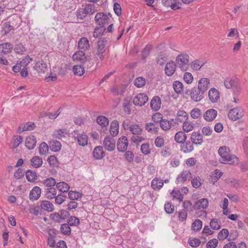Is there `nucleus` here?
<instances>
[{"label":"nucleus","instance_id":"obj_1","mask_svg":"<svg viewBox=\"0 0 248 248\" xmlns=\"http://www.w3.org/2000/svg\"><path fill=\"white\" fill-rule=\"evenodd\" d=\"M218 154L220 157L219 161L221 163L234 165L238 162V158L235 155L230 154V150L228 147H220L218 150Z\"/></svg>","mask_w":248,"mask_h":248},{"label":"nucleus","instance_id":"obj_2","mask_svg":"<svg viewBox=\"0 0 248 248\" xmlns=\"http://www.w3.org/2000/svg\"><path fill=\"white\" fill-rule=\"evenodd\" d=\"M189 56L187 53H181L176 57L175 64L181 70L186 71L189 67Z\"/></svg>","mask_w":248,"mask_h":248},{"label":"nucleus","instance_id":"obj_3","mask_svg":"<svg viewBox=\"0 0 248 248\" xmlns=\"http://www.w3.org/2000/svg\"><path fill=\"white\" fill-rule=\"evenodd\" d=\"M244 114V111L243 108L236 107L229 110L228 116L230 120L234 121L242 118Z\"/></svg>","mask_w":248,"mask_h":248},{"label":"nucleus","instance_id":"obj_4","mask_svg":"<svg viewBox=\"0 0 248 248\" xmlns=\"http://www.w3.org/2000/svg\"><path fill=\"white\" fill-rule=\"evenodd\" d=\"M94 19L99 26L103 27L104 25L108 23L110 18L106 14L100 12L96 14Z\"/></svg>","mask_w":248,"mask_h":248},{"label":"nucleus","instance_id":"obj_5","mask_svg":"<svg viewBox=\"0 0 248 248\" xmlns=\"http://www.w3.org/2000/svg\"><path fill=\"white\" fill-rule=\"evenodd\" d=\"M148 100V97L147 95L144 93H140L135 96L133 98V104L138 106H142Z\"/></svg>","mask_w":248,"mask_h":248},{"label":"nucleus","instance_id":"obj_6","mask_svg":"<svg viewBox=\"0 0 248 248\" xmlns=\"http://www.w3.org/2000/svg\"><path fill=\"white\" fill-rule=\"evenodd\" d=\"M225 87L227 89L238 88L240 84L239 79L235 77L227 78L224 82Z\"/></svg>","mask_w":248,"mask_h":248},{"label":"nucleus","instance_id":"obj_7","mask_svg":"<svg viewBox=\"0 0 248 248\" xmlns=\"http://www.w3.org/2000/svg\"><path fill=\"white\" fill-rule=\"evenodd\" d=\"M204 93L198 88H193L190 92V96L192 100L195 102H199L204 97Z\"/></svg>","mask_w":248,"mask_h":248},{"label":"nucleus","instance_id":"obj_8","mask_svg":"<svg viewBox=\"0 0 248 248\" xmlns=\"http://www.w3.org/2000/svg\"><path fill=\"white\" fill-rule=\"evenodd\" d=\"M105 43L106 42L104 40H100L98 42L95 54L101 60H103L105 57L104 53L106 51Z\"/></svg>","mask_w":248,"mask_h":248},{"label":"nucleus","instance_id":"obj_9","mask_svg":"<svg viewBox=\"0 0 248 248\" xmlns=\"http://www.w3.org/2000/svg\"><path fill=\"white\" fill-rule=\"evenodd\" d=\"M103 144L106 150L112 151L115 147V140L113 138L108 136L105 138Z\"/></svg>","mask_w":248,"mask_h":248},{"label":"nucleus","instance_id":"obj_10","mask_svg":"<svg viewBox=\"0 0 248 248\" xmlns=\"http://www.w3.org/2000/svg\"><path fill=\"white\" fill-rule=\"evenodd\" d=\"M217 114V111L214 108L208 109L203 114V117L207 122H212L215 119Z\"/></svg>","mask_w":248,"mask_h":248},{"label":"nucleus","instance_id":"obj_11","mask_svg":"<svg viewBox=\"0 0 248 248\" xmlns=\"http://www.w3.org/2000/svg\"><path fill=\"white\" fill-rule=\"evenodd\" d=\"M209 204L207 199L202 198L195 202L192 208L194 210H203L206 209Z\"/></svg>","mask_w":248,"mask_h":248},{"label":"nucleus","instance_id":"obj_12","mask_svg":"<svg viewBox=\"0 0 248 248\" xmlns=\"http://www.w3.org/2000/svg\"><path fill=\"white\" fill-rule=\"evenodd\" d=\"M128 140L125 136H122L119 139L117 147V149L119 152H124L127 150L128 146Z\"/></svg>","mask_w":248,"mask_h":248},{"label":"nucleus","instance_id":"obj_13","mask_svg":"<svg viewBox=\"0 0 248 248\" xmlns=\"http://www.w3.org/2000/svg\"><path fill=\"white\" fill-rule=\"evenodd\" d=\"M74 62L80 63H84L87 61V57L84 52L82 50L76 51L73 55Z\"/></svg>","mask_w":248,"mask_h":248},{"label":"nucleus","instance_id":"obj_14","mask_svg":"<svg viewBox=\"0 0 248 248\" xmlns=\"http://www.w3.org/2000/svg\"><path fill=\"white\" fill-rule=\"evenodd\" d=\"M192 177V175L189 170H183L177 177L176 181L177 184L184 183L190 180Z\"/></svg>","mask_w":248,"mask_h":248},{"label":"nucleus","instance_id":"obj_15","mask_svg":"<svg viewBox=\"0 0 248 248\" xmlns=\"http://www.w3.org/2000/svg\"><path fill=\"white\" fill-rule=\"evenodd\" d=\"M176 64L172 61L168 62L165 68V72L167 76L170 77L176 71Z\"/></svg>","mask_w":248,"mask_h":248},{"label":"nucleus","instance_id":"obj_16","mask_svg":"<svg viewBox=\"0 0 248 248\" xmlns=\"http://www.w3.org/2000/svg\"><path fill=\"white\" fill-rule=\"evenodd\" d=\"M161 100L158 96H155L150 101V107L154 111H158L161 108Z\"/></svg>","mask_w":248,"mask_h":248},{"label":"nucleus","instance_id":"obj_17","mask_svg":"<svg viewBox=\"0 0 248 248\" xmlns=\"http://www.w3.org/2000/svg\"><path fill=\"white\" fill-rule=\"evenodd\" d=\"M74 133L77 134L76 136L74 135L75 139L77 140L79 145L85 146L88 144V138L86 134L84 133H77L76 131H74Z\"/></svg>","mask_w":248,"mask_h":248},{"label":"nucleus","instance_id":"obj_18","mask_svg":"<svg viewBox=\"0 0 248 248\" xmlns=\"http://www.w3.org/2000/svg\"><path fill=\"white\" fill-rule=\"evenodd\" d=\"M210 80L208 78H202L198 81V88L205 93L209 88Z\"/></svg>","mask_w":248,"mask_h":248},{"label":"nucleus","instance_id":"obj_19","mask_svg":"<svg viewBox=\"0 0 248 248\" xmlns=\"http://www.w3.org/2000/svg\"><path fill=\"white\" fill-rule=\"evenodd\" d=\"M41 189L37 186L33 187L31 190L29 195L30 200L32 201L37 200L41 196Z\"/></svg>","mask_w":248,"mask_h":248},{"label":"nucleus","instance_id":"obj_20","mask_svg":"<svg viewBox=\"0 0 248 248\" xmlns=\"http://www.w3.org/2000/svg\"><path fill=\"white\" fill-rule=\"evenodd\" d=\"M208 97L211 102H217L219 99V92L216 88H212L208 92Z\"/></svg>","mask_w":248,"mask_h":248},{"label":"nucleus","instance_id":"obj_21","mask_svg":"<svg viewBox=\"0 0 248 248\" xmlns=\"http://www.w3.org/2000/svg\"><path fill=\"white\" fill-rule=\"evenodd\" d=\"M191 142L193 144L201 145L203 142V137L199 132H193L190 137Z\"/></svg>","mask_w":248,"mask_h":248},{"label":"nucleus","instance_id":"obj_22","mask_svg":"<svg viewBox=\"0 0 248 248\" xmlns=\"http://www.w3.org/2000/svg\"><path fill=\"white\" fill-rule=\"evenodd\" d=\"M36 144V139L33 135L27 137L25 140V146L30 150L34 148Z\"/></svg>","mask_w":248,"mask_h":248},{"label":"nucleus","instance_id":"obj_23","mask_svg":"<svg viewBox=\"0 0 248 248\" xmlns=\"http://www.w3.org/2000/svg\"><path fill=\"white\" fill-rule=\"evenodd\" d=\"M78 47L83 51L88 50L90 47L88 39L86 37L80 38L78 42Z\"/></svg>","mask_w":248,"mask_h":248},{"label":"nucleus","instance_id":"obj_24","mask_svg":"<svg viewBox=\"0 0 248 248\" xmlns=\"http://www.w3.org/2000/svg\"><path fill=\"white\" fill-rule=\"evenodd\" d=\"M119 131V125L118 122L117 121H112L110 125L109 132L112 137L116 136Z\"/></svg>","mask_w":248,"mask_h":248},{"label":"nucleus","instance_id":"obj_25","mask_svg":"<svg viewBox=\"0 0 248 248\" xmlns=\"http://www.w3.org/2000/svg\"><path fill=\"white\" fill-rule=\"evenodd\" d=\"M35 127V126L34 123L27 122L21 124L18 128V131L20 133L26 131L32 130Z\"/></svg>","mask_w":248,"mask_h":248},{"label":"nucleus","instance_id":"obj_26","mask_svg":"<svg viewBox=\"0 0 248 248\" xmlns=\"http://www.w3.org/2000/svg\"><path fill=\"white\" fill-rule=\"evenodd\" d=\"M40 207L41 210L48 212H52L54 210L53 204L51 202L47 201H42Z\"/></svg>","mask_w":248,"mask_h":248},{"label":"nucleus","instance_id":"obj_27","mask_svg":"<svg viewBox=\"0 0 248 248\" xmlns=\"http://www.w3.org/2000/svg\"><path fill=\"white\" fill-rule=\"evenodd\" d=\"M13 46L9 43H4L0 44V52L4 54H7L11 52Z\"/></svg>","mask_w":248,"mask_h":248},{"label":"nucleus","instance_id":"obj_28","mask_svg":"<svg viewBox=\"0 0 248 248\" xmlns=\"http://www.w3.org/2000/svg\"><path fill=\"white\" fill-rule=\"evenodd\" d=\"M34 69L38 73H44L47 71V67L46 63L43 61H39L35 63Z\"/></svg>","mask_w":248,"mask_h":248},{"label":"nucleus","instance_id":"obj_29","mask_svg":"<svg viewBox=\"0 0 248 248\" xmlns=\"http://www.w3.org/2000/svg\"><path fill=\"white\" fill-rule=\"evenodd\" d=\"M145 128L148 132L154 134L157 133L159 130L158 124L154 123H147Z\"/></svg>","mask_w":248,"mask_h":248},{"label":"nucleus","instance_id":"obj_30","mask_svg":"<svg viewBox=\"0 0 248 248\" xmlns=\"http://www.w3.org/2000/svg\"><path fill=\"white\" fill-rule=\"evenodd\" d=\"M93 155L96 159H100L103 158L104 156L103 147L101 146L95 147L93 151Z\"/></svg>","mask_w":248,"mask_h":248},{"label":"nucleus","instance_id":"obj_31","mask_svg":"<svg viewBox=\"0 0 248 248\" xmlns=\"http://www.w3.org/2000/svg\"><path fill=\"white\" fill-rule=\"evenodd\" d=\"M186 135L183 131L177 132L174 137L175 140L179 143H184L186 139Z\"/></svg>","mask_w":248,"mask_h":248},{"label":"nucleus","instance_id":"obj_32","mask_svg":"<svg viewBox=\"0 0 248 248\" xmlns=\"http://www.w3.org/2000/svg\"><path fill=\"white\" fill-rule=\"evenodd\" d=\"M194 149L193 143L190 141H187L181 146V150L184 153H188Z\"/></svg>","mask_w":248,"mask_h":248},{"label":"nucleus","instance_id":"obj_33","mask_svg":"<svg viewBox=\"0 0 248 248\" xmlns=\"http://www.w3.org/2000/svg\"><path fill=\"white\" fill-rule=\"evenodd\" d=\"M164 184L162 181L159 178L154 179L151 183V186L155 190H159L163 186Z\"/></svg>","mask_w":248,"mask_h":248},{"label":"nucleus","instance_id":"obj_34","mask_svg":"<svg viewBox=\"0 0 248 248\" xmlns=\"http://www.w3.org/2000/svg\"><path fill=\"white\" fill-rule=\"evenodd\" d=\"M57 190L54 187H48L46 189V195L48 199H52L57 195Z\"/></svg>","mask_w":248,"mask_h":248},{"label":"nucleus","instance_id":"obj_35","mask_svg":"<svg viewBox=\"0 0 248 248\" xmlns=\"http://www.w3.org/2000/svg\"><path fill=\"white\" fill-rule=\"evenodd\" d=\"M205 64V62L199 60L193 61L190 65L191 68L195 71L199 70Z\"/></svg>","mask_w":248,"mask_h":248},{"label":"nucleus","instance_id":"obj_36","mask_svg":"<svg viewBox=\"0 0 248 248\" xmlns=\"http://www.w3.org/2000/svg\"><path fill=\"white\" fill-rule=\"evenodd\" d=\"M171 196L173 198L179 200V201H182L184 199V196L181 193L180 190L178 189H173L170 192Z\"/></svg>","mask_w":248,"mask_h":248},{"label":"nucleus","instance_id":"obj_37","mask_svg":"<svg viewBox=\"0 0 248 248\" xmlns=\"http://www.w3.org/2000/svg\"><path fill=\"white\" fill-rule=\"evenodd\" d=\"M56 186L59 190L62 192H67L70 189V186L65 182H61L56 184Z\"/></svg>","mask_w":248,"mask_h":248},{"label":"nucleus","instance_id":"obj_38","mask_svg":"<svg viewBox=\"0 0 248 248\" xmlns=\"http://www.w3.org/2000/svg\"><path fill=\"white\" fill-rule=\"evenodd\" d=\"M129 130L134 135H140L142 132V129L138 124H136L130 126Z\"/></svg>","mask_w":248,"mask_h":248},{"label":"nucleus","instance_id":"obj_39","mask_svg":"<svg viewBox=\"0 0 248 248\" xmlns=\"http://www.w3.org/2000/svg\"><path fill=\"white\" fill-rule=\"evenodd\" d=\"M172 85H173V88L174 91L177 93H180L184 90V87H183V83L178 80H176V81H174Z\"/></svg>","mask_w":248,"mask_h":248},{"label":"nucleus","instance_id":"obj_40","mask_svg":"<svg viewBox=\"0 0 248 248\" xmlns=\"http://www.w3.org/2000/svg\"><path fill=\"white\" fill-rule=\"evenodd\" d=\"M96 122L102 127H106L109 124L108 119L104 116H98L96 118Z\"/></svg>","mask_w":248,"mask_h":248},{"label":"nucleus","instance_id":"obj_41","mask_svg":"<svg viewBox=\"0 0 248 248\" xmlns=\"http://www.w3.org/2000/svg\"><path fill=\"white\" fill-rule=\"evenodd\" d=\"M31 163L34 168H39L43 164L42 158L39 156H34L31 160Z\"/></svg>","mask_w":248,"mask_h":248},{"label":"nucleus","instance_id":"obj_42","mask_svg":"<svg viewBox=\"0 0 248 248\" xmlns=\"http://www.w3.org/2000/svg\"><path fill=\"white\" fill-rule=\"evenodd\" d=\"M73 71L75 75L81 76L85 72L84 68L82 65H75L73 68Z\"/></svg>","mask_w":248,"mask_h":248},{"label":"nucleus","instance_id":"obj_43","mask_svg":"<svg viewBox=\"0 0 248 248\" xmlns=\"http://www.w3.org/2000/svg\"><path fill=\"white\" fill-rule=\"evenodd\" d=\"M167 59V55L166 53L164 52H160L157 58H156V62L159 65H163L165 62L166 61Z\"/></svg>","mask_w":248,"mask_h":248},{"label":"nucleus","instance_id":"obj_44","mask_svg":"<svg viewBox=\"0 0 248 248\" xmlns=\"http://www.w3.org/2000/svg\"><path fill=\"white\" fill-rule=\"evenodd\" d=\"M146 82L145 78L139 77L135 78L134 83L137 88H141L145 85Z\"/></svg>","mask_w":248,"mask_h":248},{"label":"nucleus","instance_id":"obj_45","mask_svg":"<svg viewBox=\"0 0 248 248\" xmlns=\"http://www.w3.org/2000/svg\"><path fill=\"white\" fill-rule=\"evenodd\" d=\"M123 106L124 108V110L125 112H126L128 114H130L131 113V104H130V99L129 98H126L124 99V102L123 104Z\"/></svg>","mask_w":248,"mask_h":248},{"label":"nucleus","instance_id":"obj_46","mask_svg":"<svg viewBox=\"0 0 248 248\" xmlns=\"http://www.w3.org/2000/svg\"><path fill=\"white\" fill-rule=\"evenodd\" d=\"M202 222L199 219H196L192 224L191 229L192 230L198 232L202 228Z\"/></svg>","mask_w":248,"mask_h":248},{"label":"nucleus","instance_id":"obj_47","mask_svg":"<svg viewBox=\"0 0 248 248\" xmlns=\"http://www.w3.org/2000/svg\"><path fill=\"white\" fill-rule=\"evenodd\" d=\"M26 176L29 182H32L36 179L37 175L36 173L31 170H28L26 172Z\"/></svg>","mask_w":248,"mask_h":248},{"label":"nucleus","instance_id":"obj_48","mask_svg":"<svg viewBox=\"0 0 248 248\" xmlns=\"http://www.w3.org/2000/svg\"><path fill=\"white\" fill-rule=\"evenodd\" d=\"M210 226L213 230H218L221 227V222L217 218L212 219L210 221Z\"/></svg>","mask_w":248,"mask_h":248},{"label":"nucleus","instance_id":"obj_49","mask_svg":"<svg viewBox=\"0 0 248 248\" xmlns=\"http://www.w3.org/2000/svg\"><path fill=\"white\" fill-rule=\"evenodd\" d=\"M229 232L228 229H223L218 233L217 238L219 240H224L229 236Z\"/></svg>","mask_w":248,"mask_h":248},{"label":"nucleus","instance_id":"obj_50","mask_svg":"<svg viewBox=\"0 0 248 248\" xmlns=\"http://www.w3.org/2000/svg\"><path fill=\"white\" fill-rule=\"evenodd\" d=\"M85 10L86 14L89 15H92L96 11V9L93 4H86L85 7L83 8Z\"/></svg>","mask_w":248,"mask_h":248},{"label":"nucleus","instance_id":"obj_51","mask_svg":"<svg viewBox=\"0 0 248 248\" xmlns=\"http://www.w3.org/2000/svg\"><path fill=\"white\" fill-rule=\"evenodd\" d=\"M160 125L161 128L163 130L167 131L170 128L171 125V122L170 121L164 119L161 121Z\"/></svg>","mask_w":248,"mask_h":248},{"label":"nucleus","instance_id":"obj_52","mask_svg":"<svg viewBox=\"0 0 248 248\" xmlns=\"http://www.w3.org/2000/svg\"><path fill=\"white\" fill-rule=\"evenodd\" d=\"M61 143L60 142L54 140L50 143V148L52 151L56 152L59 151L61 149Z\"/></svg>","mask_w":248,"mask_h":248},{"label":"nucleus","instance_id":"obj_53","mask_svg":"<svg viewBox=\"0 0 248 248\" xmlns=\"http://www.w3.org/2000/svg\"><path fill=\"white\" fill-rule=\"evenodd\" d=\"M61 231L62 233L69 235L71 232V230L70 225L68 224H63L61 226Z\"/></svg>","mask_w":248,"mask_h":248},{"label":"nucleus","instance_id":"obj_54","mask_svg":"<svg viewBox=\"0 0 248 248\" xmlns=\"http://www.w3.org/2000/svg\"><path fill=\"white\" fill-rule=\"evenodd\" d=\"M43 184L48 187H53V186L57 184L55 179L52 177H49L45 180Z\"/></svg>","mask_w":248,"mask_h":248},{"label":"nucleus","instance_id":"obj_55","mask_svg":"<svg viewBox=\"0 0 248 248\" xmlns=\"http://www.w3.org/2000/svg\"><path fill=\"white\" fill-rule=\"evenodd\" d=\"M194 126L192 123L186 121L184 122L183 125V129L186 132H189V131L192 130Z\"/></svg>","mask_w":248,"mask_h":248},{"label":"nucleus","instance_id":"obj_56","mask_svg":"<svg viewBox=\"0 0 248 248\" xmlns=\"http://www.w3.org/2000/svg\"><path fill=\"white\" fill-rule=\"evenodd\" d=\"M201 110L198 108H194L191 111V117L195 119L199 118L201 116Z\"/></svg>","mask_w":248,"mask_h":248},{"label":"nucleus","instance_id":"obj_57","mask_svg":"<svg viewBox=\"0 0 248 248\" xmlns=\"http://www.w3.org/2000/svg\"><path fill=\"white\" fill-rule=\"evenodd\" d=\"M191 184L194 188H198L201 186L202 184V180L199 177H194L191 180Z\"/></svg>","mask_w":248,"mask_h":248},{"label":"nucleus","instance_id":"obj_58","mask_svg":"<svg viewBox=\"0 0 248 248\" xmlns=\"http://www.w3.org/2000/svg\"><path fill=\"white\" fill-rule=\"evenodd\" d=\"M188 243L191 247L193 248H196L201 244V241L200 239L198 238H189L188 240Z\"/></svg>","mask_w":248,"mask_h":248},{"label":"nucleus","instance_id":"obj_59","mask_svg":"<svg viewBox=\"0 0 248 248\" xmlns=\"http://www.w3.org/2000/svg\"><path fill=\"white\" fill-rule=\"evenodd\" d=\"M81 196V194L76 191H70L68 193L69 198L72 200V201L77 200L78 198H80Z\"/></svg>","mask_w":248,"mask_h":248},{"label":"nucleus","instance_id":"obj_60","mask_svg":"<svg viewBox=\"0 0 248 248\" xmlns=\"http://www.w3.org/2000/svg\"><path fill=\"white\" fill-rule=\"evenodd\" d=\"M67 132L66 129H59L55 132V135L59 139H61L62 138H64L67 135Z\"/></svg>","mask_w":248,"mask_h":248},{"label":"nucleus","instance_id":"obj_61","mask_svg":"<svg viewBox=\"0 0 248 248\" xmlns=\"http://www.w3.org/2000/svg\"><path fill=\"white\" fill-rule=\"evenodd\" d=\"M68 224L71 226H77L79 224V219L75 217H71L68 219Z\"/></svg>","mask_w":248,"mask_h":248},{"label":"nucleus","instance_id":"obj_62","mask_svg":"<svg viewBox=\"0 0 248 248\" xmlns=\"http://www.w3.org/2000/svg\"><path fill=\"white\" fill-rule=\"evenodd\" d=\"M183 79L185 82L189 84L192 82L193 80V77L190 73L186 72L184 75Z\"/></svg>","mask_w":248,"mask_h":248},{"label":"nucleus","instance_id":"obj_63","mask_svg":"<svg viewBox=\"0 0 248 248\" xmlns=\"http://www.w3.org/2000/svg\"><path fill=\"white\" fill-rule=\"evenodd\" d=\"M48 151V146L45 142L41 143L39 146V153L41 155H45Z\"/></svg>","mask_w":248,"mask_h":248},{"label":"nucleus","instance_id":"obj_64","mask_svg":"<svg viewBox=\"0 0 248 248\" xmlns=\"http://www.w3.org/2000/svg\"><path fill=\"white\" fill-rule=\"evenodd\" d=\"M218 244L217 239L214 238L209 240L206 244V248H216Z\"/></svg>","mask_w":248,"mask_h":248}]
</instances>
